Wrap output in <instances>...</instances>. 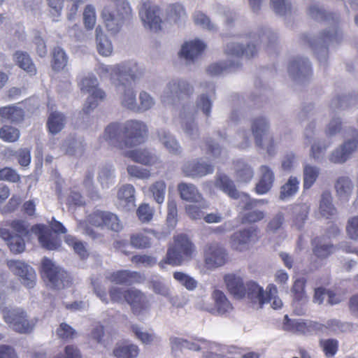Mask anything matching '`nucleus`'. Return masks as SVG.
Here are the masks:
<instances>
[{"label":"nucleus","mask_w":358,"mask_h":358,"mask_svg":"<svg viewBox=\"0 0 358 358\" xmlns=\"http://www.w3.org/2000/svg\"><path fill=\"white\" fill-rule=\"evenodd\" d=\"M166 185L164 181L159 180L153 183L150 191L152 194L154 200L159 204L164 202L166 194Z\"/></svg>","instance_id":"55"},{"label":"nucleus","mask_w":358,"mask_h":358,"mask_svg":"<svg viewBox=\"0 0 358 358\" xmlns=\"http://www.w3.org/2000/svg\"><path fill=\"white\" fill-rule=\"evenodd\" d=\"M119 95L120 104L124 108L135 111L137 108L136 94L131 85H114Z\"/></svg>","instance_id":"26"},{"label":"nucleus","mask_w":358,"mask_h":358,"mask_svg":"<svg viewBox=\"0 0 358 358\" xmlns=\"http://www.w3.org/2000/svg\"><path fill=\"white\" fill-rule=\"evenodd\" d=\"M0 116L11 122L17 123L23 120L24 112L18 106H8L0 108Z\"/></svg>","instance_id":"40"},{"label":"nucleus","mask_w":358,"mask_h":358,"mask_svg":"<svg viewBox=\"0 0 358 358\" xmlns=\"http://www.w3.org/2000/svg\"><path fill=\"white\" fill-rule=\"evenodd\" d=\"M245 296L252 304L257 306L259 308L266 303V290L264 291L262 287L254 281L246 283Z\"/></svg>","instance_id":"27"},{"label":"nucleus","mask_w":358,"mask_h":358,"mask_svg":"<svg viewBox=\"0 0 358 358\" xmlns=\"http://www.w3.org/2000/svg\"><path fill=\"white\" fill-rule=\"evenodd\" d=\"M227 259V253L223 247L217 243H213L209 246L205 259L208 268H213L222 266L226 263Z\"/></svg>","instance_id":"24"},{"label":"nucleus","mask_w":358,"mask_h":358,"mask_svg":"<svg viewBox=\"0 0 358 358\" xmlns=\"http://www.w3.org/2000/svg\"><path fill=\"white\" fill-rule=\"evenodd\" d=\"M104 217L103 227L114 231H119L122 228L120 220L115 214L106 211Z\"/></svg>","instance_id":"64"},{"label":"nucleus","mask_w":358,"mask_h":358,"mask_svg":"<svg viewBox=\"0 0 358 358\" xmlns=\"http://www.w3.org/2000/svg\"><path fill=\"white\" fill-rule=\"evenodd\" d=\"M9 226L13 232L6 228H0V237L6 241L10 251L15 254L21 253L24 250V238L29 235L30 231L38 236V241L43 248L49 250L59 248V241L45 225L36 224L30 228L27 222L15 220L10 222Z\"/></svg>","instance_id":"1"},{"label":"nucleus","mask_w":358,"mask_h":358,"mask_svg":"<svg viewBox=\"0 0 358 358\" xmlns=\"http://www.w3.org/2000/svg\"><path fill=\"white\" fill-rule=\"evenodd\" d=\"M20 136L18 129L10 126L3 125L0 129V138L6 142L13 143L17 141Z\"/></svg>","instance_id":"53"},{"label":"nucleus","mask_w":358,"mask_h":358,"mask_svg":"<svg viewBox=\"0 0 358 358\" xmlns=\"http://www.w3.org/2000/svg\"><path fill=\"white\" fill-rule=\"evenodd\" d=\"M103 138L108 144L120 149L127 147L124 127L119 123L113 122L108 125L103 133Z\"/></svg>","instance_id":"23"},{"label":"nucleus","mask_w":358,"mask_h":358,"mask_svg":"<svg viewBox=\"0 0 358 358\" xmlns=\"http://www.w3.org/2000/svg\"><path fill=\"white\" fill-rule=\"evenodd\" d=\"M230 143L235 147L245 149L249 147L250 142L245 129L239 130Z\"/></svg>","instance_id":"63"},{"label":"nucleus","mask_w":358,"mask_h":358,"mask_svg":"<svg viewBox=\"0 0 358 358\" xmlns=\"http://www.w3.org/2000/svg\"><path fill=\"white\" fill-rule=\"evenodd\" d=\"M320 347L322 348L326 357L331 358L337 353L339 343L335 338L321 339L320 341Z\"/></svg>","instance_id":"51"},{"label":"nucleus","mask_w":358,"mask_h":358,"mask_svg":"<svg viewBox=\"0 0 358 358\" xmlns=\"http://www.w3.org/2000/svg\"><path fill=\"white\" fill-rule=\"evenodd\" d=\"M131 17V8L128 2L110 3L105 6L101 13V17L107 31L113 35L120 31Z\"/></svg>","instance_id":"3"},{"label":"nucleus","mask_w":358,"mask_h":358,"mask_svg":"<svg viewBox=\"0 0 358 358\" xmlns=\"http://www.w3.org/2000/svg\"><path fill=\"white\" fill-rule=\"evenodd\" d=\"M319 171L315 167L306 166L303 171V187L309 189L318 177Z\"/></svg>","instance_id":"60"},{"label":"nucleus","mask_w":358,"mask_h":358,"mask_svg":"<svg viewBox=\"0 0 358 358\" xmlns=\"http://www.w3.org/2000/svg\"><path fill=\"white\" fill-rule=\"evenodd\" d=\"M145 74V69L134 61H127L114 66L113 84L130 85L136 83Z\"/></svg>","instance_id":"7"},{"label":"nucleus","mask_w":358,"mask_h":358,"mask_svg":"<svg viewBox=\"0 0 358 358\" xmlns=\"http://www.w3.org/2000/svg\"><path fill=\"white\" fill-rule=\"evenodd\" d=\"M250 130L257 146L264 148L270 143L272 137L270 134V122L266 117L260 115L252 118Z\"/></svg>","instance_id":"11"},{"label":"nucleus","mask_w":358,"mask_h":358,"mask_svg":"<svg viewBox=\"0 0 358 358\" xmlns=\"http://www.w3.org/2000/svg\"><path fill=\"white\" fill-rule=\"evenodd\" d=\"M127 147L141 143L147 132L146 125L141 121L129 120L124 126Z\"/></svg>","instance_id":"16"},{"label":"nucleus","mask_w":358,"mask_h":358,"mask_svg":"<svg viewBox=\"0 0 358 358\" xmlns=\"http://www.w3.org/2000/svg\"><path fill=\"white\" fill-rule=\"evenodd\" d=\"M125 155L134 162L145 166H154L161 164L160 157L153 149L140 148L127 152Z\"/></svg>","instance_id":"20"},{"label":"nucleus","mask_w":358,"mask_h":358,"mask_svg":"<svg viewBox=\"0 0 358 358\" xmlns=\"http://www.w3.org/2000/svg\"><path fill=\"white\" fill-rule=\"evenodd\" d=\"M212 297L214 300V306L203 304L201 308L203 310L214 315H222L232 310L233 307L231 303L222 291L218 289L214 290Z\"/></svg>","instance_id":"22"},{"label":"nucleus","mask_w":358,"mask_h":358,"mask_svg":"<svg viewBox=\"0 0 358 358\" xmlns=\"http://www.w3.org/2000/svg\"><path fill=\"white\" fill-rule=\"evenodd\" d=\"M270 7L274 13L280 17H285L289 10L287 0H270Z\"/></svg>","instance_id":"62"},{"label":"nucleus","mask_w":358,"mask_h":358,"mask_svg":"<svg viewBox=\"0 0 358 358\" xmlns=\"http://www.w3.org/2000/svg\"><path fill=\"white\" fill-rule=\"evenodd\" d=\"M248 38L249 41L245 44L234 41L228 43L224 49L225 54L238 59L243 56L249 59L255 56L257 46L260 43H266L268 46H272L277 41L276 35L267 28H260L257 31L250 33Z\"/></svg>","instance_id":"2"},{"label":"nucleus","mask_w":358,"mask_h":358,"mask_svg":"<svg viewBox=\"0 0 358 358\" xmlns=\"http://www.w3.org/2000/svg\"><path fill=\"white\" fill-rule=\"evenodd\" d=\"M135 188L130 184L124 185L118 189L119 203L126 210H130L135 208Z\"/></svg>","instance_id":"32"},{"label":"nucleus","mask_w":358,"mask_h":358,"mask_svg":"<svg viewBox=\"0 0 358 358\" xmlns=\"http://www.w3.org/2000/svg\"><path fill=\"white\" fill-rule=\"evenodd\" d=\"M309 14L315 20H331L334 22L337 20V17H336L334 13H328L325 10L322 9L317 6H312L309 8Z\"/></svg>","instance_id":"61"},{"label":"nucleus","mask_w":358,"mask_h":358,"mask_svg":"<svg viewBox=\"0 0 358 358\" xmlns=\"http://www.w3.org/2000/svg\"><path fill=\"white\" fill-rule=\"evenodd\" d=\"M259 229L255 227H250L243 230L234 232L230 237L231 247L237 251H244L249 248L251 243L259 239Z\"/></svg>","instance_id":"13"},{"label":"nucleus","mask_w":358,"mask_h":358,"mask_svg":"<svg viewBox=\"0 0 358 358\" xmlns=\"http://www.w3.org/2000/svg\"><path fill=\"white\" fill-rule=\"evenodd\" d=\"M52 66L55 71L63 69L67 64L68 57L64 50L60 47H55L52 51Z\"/></svg>","instance_id":"48"},{"label":"nucleus","mask_w":358,"mask_h":358,"mask_svg":"<svg viewBox=\"0 0 358 358\" xmlns=\"http://www.w3.org/2000/svg\"><path fill=\"white\" fill-rule=\"evenodd\" d=\"M138 276L136 272H131L127 270L119 271L111 275L110 280L116 284H132Z\"/></svg>","instance_id":"47"},{"label":"nucleus","mask_w":358,"mask_h":358,"mask_svg":"<svg viewBox=\"0 0 358 358\" xmlns=\"http://www.w3.org/2000/svg\"><path fill=\"white\" fill-rule=\"evenodd\" d=\"M80 90L83 93H88L84 106V111L86 113L95 108L98 105V100H102L105 97V92L99 88H97L98 81L93 75L84 76L78 83Z\"/></svg>","instance_id":"9"},{"label":"nucleus","mask_w":358,"mask_h":358,"mask_svg":"<svg viewBox=\"0 0 358 358\" xmlns=\"http://www.w3.org/2000/svg\"><path fill=\"white\" fill-rule=\"evenodd\" d=\"M130 243L136 249H146L152 244L150 238L143 233L132 234L130 237Z\"/></svg>","instance_id":"57"},{"label":"nucleus","mask_w":358,"mask_h":358,"mask_svg":"<svg viewBox=\"0 0 358 358\" xmlns=\"http://www.w3.org/2000/svg\"><path fill=\"white\" fill-rule=\"evenodd\" d=\"M0 313L3 321L13 331L22 334H28L33 331L34 324L22 308L1 305Z\"/></svg>","instance_id":"4"},{"label":"nucleus","mask_w":358,"mask_h":358,"mask_svg":"<svg viewBox=\"0 0 358 358\" xmlns=\"http://www.w3.org/2000/svg\"><path fill=\"white\" fill-rule=\"evenodd\" d=\"M206 46V44L199 39L186 42L182 46L180 55L186 60L187 63H193L201 54Z\"/></svg>","instance_id":"28"},{"label":"nucleus","mask_w":358,"mask_h":358,"mask_svg":"<svg viewBox=\"0 0 358 358\" xmlns=\"http://www.w3.org/2000/svg\"><path fill=\"white\" fill-rule=\"evenodd\" d=\"M182 171L186 176L196 178L212 173L214 167L202 159H194L185 162L182 166Z\"/></svg>","instance_id":"21"},{"label":"nucleus","mask_w":358,"mask_h":358,"mask_svg":"<svg viewBox=\"0 0 358 358\" xmlns=\"http://www.w3.org/2000/svg\"><path fill=\"white\" fill-rule=\"evenodd\" d=\"M126 302L129 305L131 312L136 315L147 313L150 309V302L147 295L141 290L129 288Z\"/></svg>","instance_id":"17"},{"label":"nucleus","mask_w":358,"mask_h":358,"mask_svg":"<svg viewBox=\"0 0 358 358\" xmlns=\"http://www.w3.org/2000/svg\"><path fill=\"white\" fill-rule=\"evenodd\" d=\"M14 60L17 65L30 74H35L36 69L29 55L22 51H17L14 54Z\"/></svg>","instance_id":"46"},{"label":"nucleus","mask_w":358,"mask_h":358,"mask_svg":"<svg viewBox=\"0 0 358 358\" xmlns=\"http://www.w3.org/2000/svg\"><path fill=\"white\" fill-rule=\"evenodd\" d=\"M186 13L184 7L180 3H174L166 8V19L171 23L179 24L186 19Z\"/></svg>","instance_id":"41"},{"label":"nucleus","mask_w":358,"mask_h":358,"mask_svg":"<svg viewBox=\"0 0 358 358\" xmlns=\"http://www.w3.org/2000/svg\"><path fill=\"white\" fill-rule=\"evenodd\" d=\"M325 326L317 322L292 320V331L308 335L322 332Z\"/></svg>","instance_id":"31"},{"label":"nucleus","mask_w":358,"mask_h":358,"mask_svg":"<svg viewBox=\"0 0 358 358\" xmlns=\"http://www.w3.org/2000/svg\"><path fill=\"white\" fill-rule=\"evenodd\" d=\"M193 20L195 24L203 29L209 31L217 30V26L210 21V18L206 14L201 11H196L194 13Z\"/></svg>","instance_id":"56"},{"label":"nucleus","mask_w":358,"mask_h":358,"mask_svg":"<svg viewBox=\"0 0 358 358\" xmlns=\"http://www.w3.org/2000/svg\"><path fill=\"white\" fill-rule=\"evenodd\" d=\"M278 289L275 285L269 284L266 287V303H270L271 306L273 309L280 308L282 306V302L280 299L277 296Z\"/></svg>","instance_id":"58"},{"label":"nucleus","mask_w":358,"mask_h":358,"mask_svg":"<svg viewBox=\"0 0 358 358\" xmlns=\"http://www.w3.org/2000/svg\"><path fill=\"white\" fill-rule=\"evenodd\" d=\"M139 16L145 28L154 31L161 29L162 20L161 10L158 6L149 1L143 2L139 8Z\"/></svg>","instance_id":"12"},{"label":"nucleus","mask_w":358,"mask_h":358,"mask_svg":"<svg viewBox=\"0 0 358 358\" xmlns=\"http://www.w3.org/2000/svg\"><path fill=\"white\" fill-rule=\"evenodd\" d=\"M215 185L231 199H236L240 197L241 193L236 189L234 181L227 175L220 174L217 176Z\"/></svg>","instance_id":"36"},{"label":"nucleus","mask_w":358,"mask_h":358,"mask_svg":"<svg viewBox=\"0 0 358 358\" xmlns=\"http://www.w3.org/2000/svg\"><path fill=\"white\" fill-rule=\"evenodd\" d=\"M241 66L240 61H231L230 59L210 64L206 71L212 76H219L223 73H229L236 71Z\"/></svg>","instance_id":"35"},{"label":"nucleus","mask_w":358,"mask_h":358,"mask_svg":"<svg viewBox=\"0 0 358 358\" xmlns=\"http://www.w3.org/2000/svg\"><path fill=\"white\" fill-rule=\"evenodd\" d=\"M65 124L66 117L59 112L51 113L47 122L49 131L54 135L59 133L64 129Z\"/></svg>","instance_id":"44"},{"label":"nucleus","mask_w":358,"mask_h":358,"mask_svg":"<svg viewBox=\"0 0 358 358\" xmlns=\"http://www.w3.org/2000/svg\"><path fill=\"white\" fill-rule=\"evenodd\" d=\"M199 87L202 90V92L196 97V108L193 107L196 110H201L206 117V122L210 117L213 101L215 99V86L212 82H201Z\"/></svg>","instance_id":"10"},{"label":"nucleus","mask_w":358,"mask_h":358,"mask_svg":"<svg viewBox=\"0 0 358 358\" xmlns=\"http://www.w3.org/2000/svg\"><path fill=\"white\" fill-rule=\"evenodd\" d=\"M194 94V85L187 80L173 78L166 85L161 100L167 106H175L180 101L190 98Z\"/></svg>","instance_id":"5"},{"label":"nucleus","mask_w":358,"mask_h":358,"mask_svg":"<svg viewBox=\"0 0 358 358\" xmlns=\"http://www.w3.org/2000/svg\"><path fill=\"white\" fill-rule=\"evenodd\" d=\"M85 143L81 136H69L64 143L66 154L74 156H81L85 151Z\"/></svg>","instance_id":"37"},{"label":"nucleus","mask_w":358,"mask_h":358,"mask_svg":"<svg viewBox=\"0 0 358 358\" xmlns=\"http://www.w3.org/2000/svg\"><path fill=\"white\" fill-rule=\"evenodd\" d=\"M313 71L308 59L296 58L292 59V79L303 80L312 75Z\"/></svg>","instance_id":"34"},{"label":"nucleus","mask_w":358,"mask_h":358,"mask_svg":"<svg viewBox=\"0 0 358 358\" xmlns=\"http://www.w3.org/2000/svg\"><path fill=\"white\" fill-rule=\"evenodd\" d=\"M352 139H349L337 148L330 156L331 162L334 163H343L350 155L358 149V131H352Z\"/></svg>","instance_id":"19"},{"label":"nucleus","mask_w":358,"mask_h":358,"mask_svg":"<svg viewBox=\"0 0 358 358\" xmlns=\"http://www.w3.org/2000/svg\"><path fill=\"white\" fill-rule=\"evenodd\" d=\"M224 280L229 292L236 299H241L245 296L246 284L240 274L228 273L224 275Z\"/></svg>","instance_id":"25"},{"label":"nucleus","mask_w":358,"mask_h":358,"mask_svg":"<svg viewBox=\"0 0 358 358\" xmlns=\"http://www.w3.org/2000/svg\"><path fill=\"white\" fill-rule=\"evenodd\" d=\"M259 171L260 178L255 189L257 194H264L271 189L275 177L273 171L267 166H261Z\"/></svg>","instance_id":"30"},{"label":"nucleus","mask_w":358,"mask_h":358,"mask_svg":"<svg viewBox=\"0 0 358 358\" xmlns=\"http://www.w3.org/2000/svg\"><path fill=\"white\" fill-rule=\"evenodd\" d=\"M235 174L238 182H248L254 176L252 166L243 160L238 159L235 163Z\"/></svg>","instance_id":"38"},{"label":"nucleus","mask_w":358,"mask_h":358,"mask_svg":"<svg viewBox=\"0 0 358 358\" xmlns=\"http://www.w3.org/2000/svg\"><path fill=\"white\" fill-rule=\"evenodd\" d=\"M173 276L180 285L185 287L189 291H193L197 287V281L185 273L176 271L173 273Z\"/></svg>","instance_id":"52"},{"label":"nucleus","mask_w":358,"mask_h":358,"mask_svg":"<svg viewBox=\"0 0 358 358\" xmlns=\"http://www.w3.org/2000/svg\"><path fill=\"white\" fill-rule=\"evenodd\" d=\"M139 353V347L129 341L117 343L113 350V355L116 358H137Z\"/></svg>","instance_id":"29"},{"label":"nucleus","mask_w":358,"mask_h":358,"mask_svg":"<svg viewBox=\"0 0 358 358\" xmlns=\"http://www.w3.org/2000/svg\"><path fill=\"white\" fill-rule=\"evenodd\" d=\"M314 255L320 259L327 258L334 252V246L332 244L324 243L320 237H316L312 241Z\"/></svg>","instance_id":"42"},{"label":"nucleus","mask_w":358,"mask_h":358,"mask_svg":"<svg viewBox=\"0 0 358 358\" xmlns=\"http://www.w3.org/2000/svg\"><path fill=\"white\" fill-rule=\"evenodd\" d=\"M129 292V288L125 289L115 286H112L108 290L111 301L117 303L126 302Z\"/></svg>","instance_id":"59"},{"label":"nucleus","mask_w":358,"mask_h":358,"mask_svg":"<svg viewBox=\"0 0 358 358\" xmlns=\"http://www.w3.org/2000/svg\"><path fill=\"white\" fill-rule=\"evenodd\" d=\"M178 191L182 200L194 203H199L203 200L201 194L199 192L197 187L192 183H179Z\"/></svg>","instance_id":"33"},{"label":"nucleus","mask_w":358,"mask_h":358,"mask_svg":"<svg viewBox=\"0 0 358 358\" xmlns=\"http://www.w3.org/2000/svg\"><path fill=\"white\" fill-rule=\"evenodd\" d=\"M97 180L103 189H108L114 185L115 182V168L110 165L101 167L98 172Z\"/></svg>","instance_id":"39"},{"label":"nucleus","mask_w":358,"mask_h":358,"mask_svg":"<svg viewBox=\"0 0 358 358\" xmlns=\"http://www.w3.org/2000/svg\"><path fill=\"white\" fill-rule=\"evenodd\" d=\"M7 266L15 275L19 277L20 282L24 287L31 289L35 286L36 274L31 266L20 260H9Z\"/></svg>","instance_id":"14"},{"label":"nucleus","mask_w":358,"mask_h":358,"mask_svg":"<svg viewBox=\"0 0 358 358\" xmlns=\"http://www.w3.org/2000/svg\"><path fill=\"white\" fill-rule=\"evenodd\" d=\"M43 276L47 286L55 289L68 287L71 282L69 275L50 259L44 258L42 262Z\"/></svg>","instance_id":"8"},{"label":"nucleus","mask_w":358,"mask_h":358,"mask_svg":"<svg viewBox=\"0 0 358 358\" xmlns=\"http://www.w3.org/2000/svg\"><path fill=\"white\" fill-rule=\"evenodd\" d=\"M338 195L341 198H348L352 192V181L348 177H340L335 184Z\"/></svg>","instance_id":"49"},{"label":"nucleus","mask_w":358,"mask_h":358,"mask_svg":"<svg viewBox=\"0 0 358 358\" xmlns=\"http://www.w3.org/2000/svg\"><path fill=\"white\" fill-rule=\"evenodd\" d=\"M129 329L134 336L143 345H152L157 338L155 334L145 331L143 327L136 324H131Z\"/></svg>","instance_id":"45"},{"label":"nucleus","mask_w":358,"mask_h":358,"mask_svg":"<svg viewBox=\"0 0 358 358\" xmlns=\"http://www.w3.org/2000/svg\"><path fill=\"white\" fill-rule=\"evenodd\" d=\"M94 171L92 170L87 171L84 180L83 185L87 189L90 197L93 200H99L101 198V195L99 191L96 189L94 185Z\"/></svg>","instance_id":"54"},{"label":"nucleus","mask_w":358,"mask_h":358,"mask_svg":"<svg viewBox=\"0 0 358 358\" xmlns=\"http://www.w3.org/2000/svg\"><path fill=\"white\" fill-rule=\"evenodd\" d=\"M195 115L196 110L190 105L183 106L180 113L182 131L191 141H195L199 137V130L194 121Z\"/></svg>","instance_id":"15"},{"label":"nucleus","mask_w":358,"mask_h":358,"mask_svg":"<svg viewBox=\"0 0 358 358\" xmlns=\"http://www.w3.org/2000/svg\"><path fill=\"white\" fill-rule=\"evenodd\" d=\"M194 247L185 234H178L174 237V244L166 253L164 262L172 266H180L192 258Z\"/></svg>","instance_id":"6"},{"label":"nucleus","mask_w":358,"mask_h":358,"mask_svg":"<svg viewBox=\"0 0 358 358\" xmlns=\"http://www.w3.org/2000/svg\"><path fill=\"white\" fill-rule=\"evenodd\" d=\"M320 213L322 216L329 219L336 215L337 210L332 203V197L329 192L322 193L320 203Z\"/></svg>","instance_id":"43"},{"label":"nucleus","mask_w":358,"mask_h":358,"mask_svg":"<svg viewBox=\"0 0 358 358\" xmlns=\"http://www.w3.org/2000/svg\"><path fill=\"white\" fill-rule=\"evenodd\" d=\"M139 104L137 103L136 112L143 113L150 110L155 105V98L146 91H141L138 95Z\"/></svg>","instance_id":"50"},{"label":"nucleus","mask_w":358,"mask_h":358,"mask_svg":"<svg viewBox=\"0 0 358 358\" xmlns=\"http://www.w3.org/2000/svg\"><path fill=\"white\" fill-rule=\"evenodd\" d=\"M306 279L300 278L296 279L292 285V308L293 312L298 315H303L306 312L304 306L307 303L308 298L306 293Z\"/></svg>","instance_id":"18"}]
</instances>
